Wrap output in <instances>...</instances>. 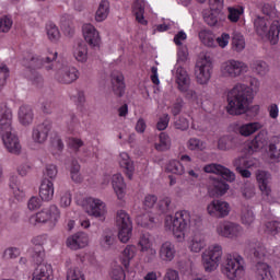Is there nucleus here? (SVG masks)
I'll use <instances>...</instances> for the list:
<instances>
[{"label":"nucleus","mask_w":280,"mask_h":280,"mask_svg":"<svg viewBox=\"0 0 280 280\" xmlns=\"http://www.w3.org/2000/svg\"><path fill=\"white\" fill-rule=\"evenodd\" d=\"M261 81L256 77L249 79V86L238 83L228 94L226 110L229 115H244L250 108V93H259Z\"/></svg>","instance_id":"1"},{"label":"nucleus","mask_w":280,"mask_h":280,"mask_svg":"<svg viewBox=\"0 0 280 280\" xmlns=\"http://www.w3.org/2000/svg\"><path fill=\"white\" fill-rule=\"evenodd\" d=\"M189 226H194V219L191 212L187 210L177 211L174 215L168 214L164 219L165 231L172 233L177 242L185 240Z\"/></svg>","instance_id":"2"},{"label":"nucleus","mask_w":280,"mask_h":280,"mask_svg":"<svg viewBox=\"0 0 280 280\" xmlns=\"http://www.w3.org/2000/svg\"><path fill=\"white\" fill-rule=\"evenodd\" d=\"M254 30L261 38H268L271 45H277L279 43V20H270L268 18H261V15H256L254 19Z\"/></svg>","instance_id":"3"},{"label":"nucleus","mask_w":280,"mask_h":280,"mask_svg":"<svg viewBox=\"0 0 280 280\" xmlns=\"http://www.w3.org/2000/svg\"><path fill=\"white\" fill-rule=\"evenodd\" d=\"M221 272L229 280L244 279L246 261L240 254H226L221 267Z\"/></svg>","instance_id":"4"},{"label":"nucleus","mask_w":280,"mask_h":280,"mask_svg":"<svg viewBox=\"0 0 280 280\" xmlns=\"http://www.w3.org/2000/svg\"><path fill=\"white\" fill-rule=\"evenodd\" d=\"M224 256V249L220 244H212L201 254V266L206 272H215L220 268V261Z\"/></svg>","instance_id":"5"},{"label":"nucleus","mask_w":280,"mask_h":280,"mask_svg":"<svg viewBox=\"0 0 280 280\" xmlns=\"http://www.w3.org/2000/svg\"><path fill=\"white\" fill-rule=\"evenodd\" d=\"M60 220V208L56 205L48 206L28 218V224L37 226V224H47L48 222L55 226Z\"/></svg>","instance_id":"6"},{"label":"nucleus","mask_w":280,"mask_h":280,"mask_svg":"<svg viewBox=\"0 0 280 280\" xmlns=\"http://www.w3.org/2000/svg\"><path fill=\"white\" fill-rule=\"evenodd\" d=\"M211 73H213V61L211 60V56L207 52H201L197 59L195 68V75L198 84H209Z\"/></svg>","instance_id":"7"},{"label":"nucleus","mask_w":280,"mask_h":280,"mask_svg":"<svg viewBox=\"0 0 280 280\" xmlns=\"http://www.w3.org/2000/svg\"><path fill=\"white\" fill-rule=\"evenodd\" d=\"M46 70L54 71V77L61 84H71L80 78V71L75 67H68L60 62H54L52 66H47Z\"/></svg>","instance_id":"8"},{"label":"nucleus","mask_w":280,"mask_h":280,"mask_svg":"<svg viewBox=\"0 0 280 280\" xmlns=\"http://www.w3.org/2000/svg\"><path fill=\"white\" fill-rule=\"evenodd\" d=\"M220 73L222 78H242L245 73H248V65L242 60L230 59L221 65Z\"/></svg>","instance_id":"9"},{"label":"nucleus","mask_w":280,"mask_h":280,"mask_svg":"<svg viewBox=\"0 0 280 280\" xmlns=\"http://www.w3.org/2000/svg\"><path fill=\"white\" fill-rule=\"evenodd\" d=\"M215 233L225 240H240L244 235V228L236 222L220 221L215 226Z\"/></svg>","instance_id":"10"},{"label":"nucleus","mask_w":280,"mask_h":280,"mask_svg":"<svg viewBox=\"0 0 280 280\" xmlns=\"http://www.w3.org/2000/svg\"><path fill=\"white\" fill-rule=\"evenodd\" d=\"M82 207L88 215L97 218L98 220H104L108 213L106 203L102 199L88 197L83 200Z\"/></svg>","instance_id":"11"},{"label":"nucleus","mask_w":280,"mask_h":280,"mask_svg":"<svg viewBox=\"0 0 280 280\" xmlns=\"http://www.w3.org/2000/svg\"><path fill=\"white\" fill-rule=\"evenodd\" d=\"M206 211L210 218L222 220L231 215V203L222 199H214L207 205Z\"/></svg>","instance_id":"12"},{"label":"nucleus","mask_w":280,"mask_h":280,"mask_svg":"<svg viewBox=\"0 0 280 280\" xmlns=\"http://www.w3.org/2000/svg\"><path fill=\"white\" fill-rule=\"evenodd\" d=\"M58 58L57 51H51V49L47 50L46 57H40L38 55L32 56L30 60H24L23 65L24 67H27L28 69H42V67H54V60Z\"/></svg>","instance_id":"13"},{"label":"nucleus","mask_w":280,"mask_h":280,"mask_svg":"<svg viewBox=\"0 0 280 280\" xmlns=\"http://www.w3.org/2000/svg\"><path fill=\"white\" fill-rule=\"evenodd\" d=\"M210 10L203 11V21L210 27L218 25L220 12L224 8V0H209Z\"/></svg>","instance_id":"14"},{"label":"nucleus","mask_w":280,"mask_h":280,"mask_svg":"<svg viewBox=\"0 0 280 280\" xmlns=\"http://www.w3.org/2000/svg\"><path fill=\"white\" fill-rule=\"evenodd\" d=\"M0 136L5 150H8L10 154H21V141L19 140V137L12 132V129L0 131Z\"/></svg>","instance_id":"15"},{"label":"nucleus","mask_w":280,"mask_h":280,"mask_svg":"<svg viewBox=\"0 0 280 280\" xmlns=\"http://www.w3.org/2000/svg\"><path fill=\"white\" fill-rule=\"evenodd\" d=\"M82 36L90 47L102 46V35H100V31L92 23L82 25Z\"/></svg>","instance_id":"16"},{"label":"nucleus","mask_w":280,"mask_h":280,"mask_svg":"<svg viewBox=\"0 0 280 280\" xmlns=\"http://www.w3.org/2000/svg\"><path fill=\"white\" fill-rule=\"evenodd\" d=\"M272 176L266 171H257L256 180L258 184V189L264 198V200H270L272 198V186H270V180Z\"/></svg>","instance_id":"17"},{"label":"nucleus","mask_w":280,"mask_h":280,"mask_svg":"<svg viewBox=\"0 0 280 280\" xmlns=\"http://www.w3.org/2000/svg\"><path fill=\"white\" fill-rule=\"evenodd\" d=\"M116 161L120 170H122L125 176H127L129 180H132V176H135V161H132L130 154H128V152L122 151L117 155Z\"/></svg>","instance_id":"18"},{"label":"nucleus","mask_w":280,"mask_h":280,"mask_svg":"<svg viewBox=\"0 0 280 280\" xmlns=\"http://www.w3.org/2000/svg\"><path fill=\"white\" fill-rule=\"evenodd\" d=\"M203 172H206V174H217L218 176H222L228 183H233L235 180V173L224 167L222 164H208L203 167Z\"/></svg>","instance_id":"19"},{"label":"nucleus","mask_w":280,"mask_h":280,"mask_svg":"<svg viewBox=\"0 0 280 280\" xmlns=\"http://www.w3.org/2000/svg\"><path fill=\"white\" fill-rule=\"evenodd\" d=\"M89 234L84 232H78L69 236L66 241V244L68 248H70V250H80L82 248H86V246H89Z\"/></svg>","instance_id":"20"},{"label":"nucleus","mask_w":280,"mask_h":280,"mask_svg":"<svg viewBox=\"0 0 280 280\" xmlns=\"http://www.w3.org/2000/svg\"><path fill=\"white\" fill-rule=\"evenodd\" d=\"M176 245L172 241H165L160 245L158 255L161 261L170 264L176 259Z\"/></svg>","instance_id":"21"},{"label":"nucleus","mask_w":280,"mask_h":280,"mask_svg":"<svg viewBox=\"0 0 280 280\" xmlns=\"http://www.w3.org/2000/svg\"><path fill=\"white\" fill-rule=\"evenodd\" d=\"M112 188L115 196L117 197V200L124 202V200H126L127 185L121 173H115L114 175H112Z\"/></svg>","instance_id":"22"},{"label":"nucleus","mask_w":280,"mask_h":280,"mask_svg":"<svg viewBox=\"0 0 280 280\" xmlns=\"http://www.w3.org/2000/svg\"><path fill=\"white\" fill-rule=\"evenodd\" d=\"M32 280H54V267L48 262H40L32 273Z\"/></svg>","instance_id":"23"},{"label":"nucleus","mask_w":280,"mask_h":280,"mask_svg":"<svg viewBox=\"0 0 280 280\" xmlns=\"http://www.w3.org/2000/svg\"><path fill=\"white\" fill-rule=\"evenodd\" d=\"M207 248V235L196 232L188 240V249L190 253H202Z\"/></svg>","instance_id":"24"},{"label":"nucleus","mask_w":280,"mask_h":280,"mask_svg":"<svg viewBox=\"0 0 280 280\" xmlns=\"http://www.w3.org/2000/svg\"><path fill=\"white\" fill-rule=\"evenodd\" d=\"M14 118L12 109L8 104L0 105V132L12 130V119Z\"/></svg>","instance_id":"25"},{"label":"nucleus","mask_w":280,"mask_h":280,"mask_svg":"<svg viewBox=\"0 0 280 280\" xmlns=\"http://www.w3.org/2000/svg\"><path fill=\"white\" fill-rule=\"evenodd\" d=\"M51 130V125L40 124L33 128L32 130V140L38 145H43L49 137V131Z\"/></svg>","instance_id":"26"},{"label":"nucleus","mask_w":280,"mask_h":280,"mask_svg":"<svg viewBox=\"0 0 280 280\" xmlns=\"http://www.w3.org/2000/svg\"><path fill=\"white\" fill-rule=\"evenodd\" d=\"M112 91L116 94L117 97H124L126 93V81L124 78V73L119 71H114L112 73Z\"/></svg>","instance_id":"27"},{"label":"nucleus","mask_w":280,"mask_h":280,"mask_svg":"<svg viewBox=\"0 0 280 280\" xmlns=\"http://www.w3.org/2000/svg\"><path fill=\"white\" fill-rule=\"evenodd\" d=\"M268 145V132L259 131L255 138L247 144V152L253 154Z\"/></svg>","instance_id":"28"},{"label":"nucleus","mask_w":280,"mask_h":280,"mask_svg":"<svg viewBox=\"0 0 280 280\" xmlns=\"http://www.w3.org/2000/svg\"><path fill=\"white\" fill-rule=\"evenodd\" d=\"M141 253H147L149 259L156 257V249L154 248V242L150 238L149 234H143L138 243Z\"/></svg>","instance_id":"29"},{"label":"nucleus","mask_w":280,"mask_h":280,"mask_svg":"<svg viewBox=\"0 0 280 280\" xmlns=\"http://www.w3.org/2000/svg\"><path fill=\"white\" fill-rule=\"evenodd\" d=\"M264 126L259 121L245 122L236 127V132L241 137H253L255 132H259Z\"/></svg>","instance_id":"30"},{"label":"nucleus","mask_w":280,"mask_h":280,"mask_svg":"<svg viewBox=\"0 0 280 280\" xmlns=\"http://www.w3.org/2000/svg\"><path fill=\"white\" fill-rule=\"evenodd\" d=\"M54 182L49 180L48 178H44L39 186V198L45 202H49V200H54Z\"/></svg>","instance_id":"31"},{"label":"nucleus","mask_w":280,"mask_h":280,"mask_svg":"<svg viewBox=\"0 0 280 280\" xmlns=\"http://www.w3.org/2000/svg\"><path fill=\"white\" fill-rule=\"evenodd\" d=\"M231 187L222 179H212L208 186L211 196H224Z\"/></svg>","instance_id":"32"},{"label":"nucleus","mask_w":280,"mask_h":280,"mask_svg":"<svg viewBox=\"0 0 280 280\" xmlns=\"http://www.w3.org/2000/svg\"><path fill=\"white\" fill-rule=\"evenodd\" d=\"M109 14H110V2H108V0H101L94 14V21L96 23H104V21L108 19Z\"/></svg>","instance_id":"33"},{"label":"nucleus","mask_w":280,"mask_h":280,"mask_svg":"<svg viewBox=\"0 0 280 280\" xmlns=\"http://www.w3.org/2000/svg\"><path fill=\"white\" fill-rule=\"evenodd\" d=\"M148 8V2L145 0H136L133 3V14L136 16V21L140 23V25H148V20H145V9Z\"/></svg>","instance_id":"34"},{"label":"nucleus","mask_w":280,"mask_h":280,"mask_svg":"<svg viewBox=\"0 0 280 280\" xmlns=\"http://www.w3.org/2000/svg\"><path fill=\"white\" fill-rule=\"evenodd\" d=\"M191 83L189 79V74L186 69L183 67L176 68V84L182 92L187 91L189 89V84Z\"/></svg>","instance_id":"35"},{"label":"nucleus","mask_w":280,"mask_h":280,"mask_svg":"<svg viewBox=\"0 0 280 280\" xmlns=\"http://www.w3.org/2000/svg\"><path fill=\"white\" fill-rule=\"evenodd\" d=\"M72 56L77 62L84 65L89 60V47L84 43H79L73 46Z\"/></svg>","instance_id":"36"},{"label":"nucleus","mask_w":280,"mask_h":280,"mask_svg":"<svg viewBox=\"0 0 280 280\" xmlns=\"http://www.w3.org/2000/svg\"><path fill=\"white\" fill-rule=\"evenodd\" d=\"M19 121L22 126H31L34 122V110L28 105H23L19 109Z\"/></svg>","instance_id":"37"},{"label":"nucleus","mask_w":280,"mask_h":280,"mask_svg":"<svg viewBox=\"0 0 280 280\" xmlns=\"http://www.w3.org/2000/svg\"><path fill=\"white\" fill-rule=\"evenodd\" d=\"M257 280H275L270 267L266 262H257L255 266Z\"/></svg>","instance_id":"38"},{"label":"nucleus","mask_w":280,"mask_h":280,"mask_svg":"<svg viewBox=\"0 0 280 280\" xmlns=\"http://www.w3.org/2000/svg\"><path fill=\"white\" fill-rule=\"evenodd\" d=\"M115 223L117 229L132 226V219L126 210H117L115 217Z\"/></svg>","instance_id":"39"},{"label":"nucleus","mask_w":280,"mask_h":280,"mask_svg":"<svg viewBox=\"0 0 280 280\" xmlns=\"http://www.w3.org/2000/svg\"><path fill=\"white\" fill-rule=\"evenodd\" d=\"M250 69L253 73H256V75L264 78L265 75H268L270 71V66H268V63L264 60H255L250 63Z\"/></svg>","instance_id":"40"},{"label":"nucleus","mask_w":280,"mask_h":280,"mask_svg":"<svg viewBox=\"0 0 280 280\" xmlns=\"http://www.w3.org/2000/svg\"><path fill=\"white\" fill-rule=\"evenodd\" d=\"M45 31L46 36L48 40H50V43H58V40H60V28H58V26L54 22L46 23Z\"/></svg>","instance_id":"41"},{"label":"nucleus","mask_w":280,"mask_h":280,"mask_svg":"<svg viewBox=\"0 0 280 280\" xmlns=\"http://www.w3.org/2000/svg\"><path fill=\"white\" fill-rule=\"evenodd\" d=\"M137 255V247L135 245H127L125 249L121 253V264L125 266V268H128L130 266V261L135 259V256Z\"/></svg>","instance_id":"42"},{"label":"nucleus","mask_w":280,"mask_h":280,"mask_svg":"<svg viewBox=\"0 0 280 280\" xmlns=\"http://www.w3.org/2000/svg\"><path fill=\"white\" fill-rule=\"evenodd\" d=\"M199 39L205 47L215 48V35L209 30H202L199 32Z\"/></svg>","instance_id":"43"},{"label":"nucleus","mask_w":280,"mask_h":280,"mask_svg":"<svg viewBox=\"0 0 280 280\" xmlns=\"http://www.w3.org/2000/svg\"><path fill=\"white\" fill-rule=\"evenodd\" d=\"M154 148L158 152H167V150L172 148V140L170 139V136L165 132H161L159 141L155 142Z\"/></svg>","instance_id":"44"},{"label":"nucleus","mask_w":280,"mask_h":280,"mask_svg":"<svg viewBox=\"0 0 280 280\" xmlns=\"http://www.w3.org/2000/svg\"><path fill=\"white\" fill-rule=\"evenodd\" d=\"M168 174H175L176 176H183L185 174V166L177 160H171L165 167Z\"/></svg>","instance_id":"45"},{"label":"nucleus","mask_w":280,"mask_h":280,"mask_svg":"<svg viewBox=\"0 0 280 280\" xmlns=\"http://www.w3.org/2000/svg\"><path fill=\"white\" fill-rule=\"evenodd\" d=\"M241 222L244 226H253L255 224V212L248 207L242 208Z\"/></svg>","instance_id":"46"},{"label":"nucleus","mask_w":280,"mask_h":280,"mask_svg":"<svg viewBox=\"0 0 280 280\" xmlns=\"http://www.w3.org/2000/svg\"><path fill=\"white\" fill-rule=\"evenodd\" d=\"M268 156L273 163L280 162V139L277 138L269 144Z\"/></svg>","instance_id":"47"},{"label":"nucleus","mask_w":280,"mask_h":280,"mask_svg":"<svg viewBox=\"0 0 280 280\" xmlns=\"http://www.w3.org/2000/svg\"><path fill=\"white\" fill-rule=\"evenodd\" d=\"M241 196L245 200H253V198L257 196V189L255 188L254 184L250 182L243 184L241 187Z\"/></svg>","instance_id":"48"},{"label":"nucleus","mask_w":280,"mask_h":280,"mask_svg":"<svg viewBox=\"0 0 280 280\" xmlns=\"http://www.w3.org/2000/svg\"><path fill=\"white\" fill-rule=\"evenodd\" d=\"M232 49L233 51H244L246 49V39H244V35L241 33H235L232 37Z\"/></svg>","instance_id":"49"},{"label":"nucleus","mask_w":280,"mask_h":280,"mask_svg":"<svg viewBox=\"0 0 280 280\" xmlns=\"http://www.w3.org/2000/svg\"><path fill=\"white\" fill-rule=\"evenodd\" d=\"M234 165H240L246 170H252V167H257V165H259V160L255 158H238L234 160Z\"/></svg>","instance_id":"50"},{"label":"nucleus","mask_w":280,"mask_h":280,"mask_svg":"<svg viewBox=\"0 0 280 280\" xmlns=\"http://www.w3.org/2000/svg\"><path fill=\"white\" fill-rule=\"evenodd\" d=\"M116 243L117 240L113 234H103L100 240V246L103 248V250H110Z\"/></svg>","instance_id":"51"},{"label":"nucleus","mask_w":280,"mask_h":280,"mask_svg":"<svg viewBox=\"0 0 280 280\" xmlns=\"http://www.w3.org/2000/svg\"><path fill=\"white\" fill-rule=\"evenodd\" d=\"M9 186L18 200H23V198H25V192L23 191V189H21V187H19V177H11Z\"/></svg>","instance_id":"52"},{"label":"nucleus","mask_w":280,"mask_h":280,"mask_svg":"<svg viewBox=\"0 0 280 280\" xmlns=\"http://www.w3.org/2000/svg\"><path fill=\"white\" fill-rule=\"evenodd\" d=\"M118 229V240L121 244H128L132 237L133 226L117 228Z\"/></svg>","instance_id":"53"},{"label":"nucleus","mask_w":280,"mask_h":280,"mask_svg":"<svg viewBox=\"0 0 280 280\" xmlns=\"http://www.w3.org/2000/svg\"><path fill=\"white\" fill-rule=\"evenodd\" d=\"M184 93H186L185 97L191 106H200L202 104V97L195 90L187 89Z\"/></svg>","instance_id":"54"},{"label":"nucleus","mask_w":280,"mask_h":280,"mask_svg":"<svg viewBox=\"0 0 280 280\" xmlns=\"http://www.w3.org/2000/svg\"><path fill=\"white\" fill-rule=\"evenodd\" d=\"M62 150H65V143L62 142V139L60 136H55L51 140L50 151L54 154V156H58Z\"/></svg>","instance_id":"55"},{"label":"nucleus","mask_w":280,"mask_h":280,"mask_svg":"<svg viewBox=\"0 0 280 280\" xmlns=\"http://www.w3.org/2000/svg\"><path fill=\"white\" fill-rule=\"evenodd\" d=\"M187 148L191 151L202 152V150H207V144L198 138H190Z\"/></svg>","instance_id":"56"},{"label":"nucleus","mask_w":280,"mask_h":280,"mask_svg":"<svg viewBox=\"0 0 280 280\" xmlns=\"http://www.w3.org/2000/svg\"><path fill=\"white\" fill-rule=\"evenodd\" d=\"M218 150H222L223 152L233 150V138L230 136H222L219 138Z\"/></svg>","instance_id":"57"},{"label":"nucleus","mask_w":280,"mask_h":280,"mask_svg":"<svg viewBox=\"0 0 280 280\" xmlns=\"http://www.w3.org/2000/svg\"><path fill=\"white\" fill-rule=\"evenodd\" d=\"M155 219L150 214V212H147L142 215L137 217V223L140 226H147L148 229H151V226H154Z\"/></svg>","instance_id":"58"},{"label":"nucleus","mask_w":280,"mask_h":280,"mask_svg":"<svg viewBox=\"0 0 280 280\" xmlns=\"http://www.w3.org/2000/svg\"><path fill=\"white\" fill-rule=\"evenodd\" d=\"M228 19L229 21H231V23H237V21H240V16H242V14H244V9L243 7H230L228 8Z\"/></svg>","instance_id":"59"},{"label":"nucleus","mask_w":280,"mask_h":280,"mask_svg":"<svg viewBox=\"0 0 280 280\" xmlns=\"http://www.w3.org/2000/svg\"><path fill=\"white\" fill-rule=\"evenodd\" d=\"M71 190H62L59 194V207H61V209H67L68 207H71Z\"/></svg>","instance_id":"60"},{"label":"nucleus","mask_w":280,"mask_h":280,"mask_svg":"<svg viewBox=\"0 0 280 280\" xmlns=\"http://www.w3.org/2000/svg\"><path fill=\"white\" fill-rule=\"evenodd\" d=\"M67 280H86V278L80 268L70 267L67 271Z\"/></svg>","instance_id":"61"},{"label":"nucleus","mask_w":280,"mask_h":280,"mask_svg":"<svg viewBox=\"0 0 280 280\" xmlns=\"http://www.w3.org/2000/svg\"><path fill=\"white\" fill-rule=\"evenodd\" d=\"M70 176L73 183H81L82 182V174H80V164L78 161H73L70 166Z\"/></svg>","instance_id":"62"},{"label":"nucleus","mask_w":280,"mask_h":280,"mask_svg":"<svg viewBox=\"0 0 280 280\" xmlns=\"http://www.w3.org/2000/svg\"><path fill=\"white\" fill-rule=\"evenodd\" d=\"M171 205H172V199L168 197L160 200L156 205L158 215H163V213H167V211H170Z\"/></svg>","instance_id":"63"},{"label":"nucleus","mask_w":280,"mask_h":280,"mask_svg":"<svg viewBox=\"0 0 280 280\" xmlns=\"http://www.w3.org/2000/svg\"><path fill=\"white\" fill-rule=\"evenodd\" d=\"M110 278L114 280H126V272L124 268L119 265H114L110 271Z\"/></svg>","instance_id":"64"}]
</instances>
